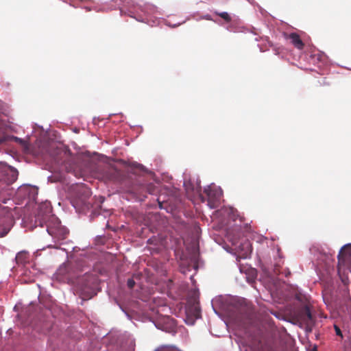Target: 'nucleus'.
I'll list each match as a JSON object with an SVG mask.
<instances>
[{
    "label": "nucleus",
    "instance_id": "f257e3e1",
    "mask_svg": "<svg viewBox=\"0 0 351 351\" xmlns=\"http://www.w3.org/2000/svg\"><path fill=\"white\" fill-rule=\"evenodd\" d=\"M80 289L82 291V298H91L95 293V289L97 285V278L93 274H86L78 280Z\"/></svg>",
    "mask_w": 351,
    "mask_h": 351
},
{
    "label": "nucleus",
    "instance_id": "f03ea898",
    "mask_svg": "<svg viewBox=\"0 0 351 351\" xmlns=\"http://www.w3.org/2000/svg\"><path fill=\"white\" fill-rule=\"evenodd\" d=\"M47 230L53 239L57 241H62L67 237L68 230L62 226L58 219L52 217L51 220L47 224Z\"/></svg>",
    "mask_w": 351,
    "mask_h": 351
},
{
    "label": "nucleus",
    "instance_id": "7ed1b4c3",
    "mask_svg": "<svg viewBox=\"0 0 351 351\" xmlns=\"http://www.w3.org/2000/svg\"><path fill=\"white\" fill-rule=\"evenodd\" d=\"M199 197L202 202H206L210 208H215L218 206L221 193L215 186H208L204 189L203 194L199 195Z\"/></svg>",
    "mask_w": 351,
    "mask_h": 351
},
{
    "label": "nucleus",
    "instance_id": "20e7f679",
    "mask_svg": "<svg viewBox=\"0 0 351 351\" xmlns=\"http://www.w3.org/2000/svg\"><path fill=\"white\" fill-rule=\"evenodd\" d=\"M84 196L73 200V204L76 209L82 211L89 210L90 206V191L88 189H84Z\"/></svg>",
    "mask_w": 351,
    "mask_h": 351
},
{
    "label": "nucleus",
    "instance_id": "39448f33",
    "mask_svg": "<svg viewBox=\"0 0 351 351\" xmlns=\"http://www.w3.org/2000/svg\"><path fill=\"white\" fill-rule=\"evenodd\" d=\"M18 176V171L11 167H8L3 171V180L8 185L14 183L17 180Z\"/></svg>",
    "mask_w": 351,
    "mask_h": 351
},
{
    "label": "nucleus",
    "instance_id": "423d86ee",
    "mask_svg": "<svg viewBox=\"0 0 351 351\" xmlns=\"http://www.w3.org/2000/svg\"><path fill=\"white\" fill-rule=\"evenodd\" d=\"M298 316L300 319L307 326L310 325L313 322V317L311 310L308 306H305L300 310L298 313Z\"/></svg>",
    "mask_w": 351,
    "mask_h": 351
},
{
    "label": "nucleus",
    "instance_id": "0eeeda50",
    "mask_svg": "<svg viewBox=\"0 0 351 351\" xmlns=\"http://www.w3.org/2000/svg\"><path fill=\"white\" fill-rule=\"evenodd\" d=\"M285 38L290 40L291 44L298 49H302L304 48V43L297 33L293 32L289 34H285Z\"/></svg>",
    "mask_w": 351,
    "mask_h": 351
},
{
    "label": "nucleus",
    "instance_id": "6e6552de",
    "mask_svg": "<svg viewBox=\"0 0 351 351\" xmlns=\"http://www.w3.org/2000/svg\"><path fill=\"white\" fill-rule=\"evenodd\" d=\"M338 258L339 260L341 258L345 259L351 265V245H346L341 249L338 254Z\"/></svg>",
    "mask_w": 351,
    "mask_h": 351
},
{
    "label": "nucleus",
    "instance_id": "1a4fd4ad",
    "mask_svg": "<svg viewBox=\"0 0 351 351\" xmlns=\"http://www.w3.org/2000/svg\"><path fill=\"white\" fill-rule=\"evenodd\" d=\"M244 247H245V251L241 256H238L237 257V261H239L241 258H245L248 254L251 252V247L249 243H245L244 244Z\"/></svg>",
    "mask_w": 351,
    "mask_h": 351
},
{
    "label": "nucleus",
    "instance_id": "9d476101",
    "mask_svg": "<svg viewBox=\"0 0 351 351\" xmlns=\"http://www.w3.org/2000/svg\"><path fill=\"white\" fill-rule=\"evenodd\" d=\"M215 14L217 16H219L227 23H230L232 20L231 16L226 12H215Z\"/></svg>",
    "mask_w": 351,
    "mask_h": 351
},
{
    "label": "nucleus",
    "instance_id": "9b49d317",
    "mask_svg": "<svg viewBox=\"0 0 351 351\" xmlns=\"http://www.w3.org/2000/svg\"><path fill=\"white\" fill-rule=\"evenodd\" d=\"M128 288L132 289L135 285V282L132 278H129L127 281Z\"/></svg>",
    "mask_w": 351,
    "mask_h": 351
},
{
    "label": "nucleus",
    "instance_id": "f8f14e48",
    "mask_svg": "<svg viewBox=\"0 0 351 351\" xmlns=\"http://www.w3.org/2000/svg\"><path fill=\"white\" fill-rule=\"evenodd\" d=\"M334 327H335L336 335L343 337V335H342V332L341 331V329L337 326H336V325H335Z\"/></svg>",
    "mask_w": 351,
    "mask_h": 351
},
{
    "label": "nucleus",
    "instance_id": "ddd939ff",
    "mask_svg": "<svg viewBox=\"0 0 351 351\" xmlns=\"http://www.w3.org/2000/svg\"><path fill=\"white\" fill-rule=\"evenodd\" d=\"M132 166L138 169H141L143 167V166L141 165L137 164V163L133 164Z\"/></svg>",
    "mask_w": 351,
    "mask_h": 351
},
{
    "label": "nucleus",
    "instance_id": "4468645a",
    "mask_svg": "<svg viewBox=\"0 0 351 351\" xmlns=\"http://www.w3.org/2000/svg\"><path fill=\"white\" fill-rule=\"evenodd\" d=\"M110 174L114 176L118 174V172L117 171L116 169H111Z\"/></svg>",
    "mask_w": 351,
    "mask_h": 351
},
{
    "label": "nucleus",
    "instance_id": "2eb2a0df",
    "mask_svg": "<svg viewBox=\"0 0 351 351\" xmlns=\"http://www.w3.org/2000/svg\"><path fill=\"white\" fill-rule=\"evenodd\" d=\"M311 351H317V348L316 347L313 348Z\"/></svg>",
    "mask_w": 351,
    "mask_h": 351
},
{
    "label": "nucleus",
    "instance_id": "dca6fc26",
    "mask_svg": "<svg viewBox=\"0 0 351 351\" xmlns=\"http://www.w3.org/2000/svg\"><path fill=\"white\" fill-rule=\"evenodd\" d=\"M130 191H131L132 193H135V191H134V189H130Z\"/></svg>",
    "mask_w": 351,
    "mask_h": 351
},
{
    "label": "nucleus",
    "instance_id": "f3484780",
    "mask_svg": "<svg viewBox=\"0 0 351 351\" xmlns=\"http://www.w3.org/2000/svg\"><path fill=\"white\" fill-rule=\"evenodd\" d=\"M20 256H21L20 254H18L16 256V258H19Z\"/></svg>",
    "mask_w": 351,
    "mask_h": 351
}]
</instances>
